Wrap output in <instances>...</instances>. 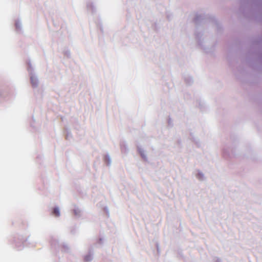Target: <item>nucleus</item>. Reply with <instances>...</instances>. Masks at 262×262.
Instances as JSON below:
<instances>
[{
  "label": "nucleus",
  "mask_w": 262,
  "mask_h": 262,
  "mask_svg": "<svg viewBox=\"0 0 262 262\" xmlns=\"http://www.w3.org/2000/svg\"><path fill=\"white\" fill-rule=\"evenodd\" d=\"M53 214L56 216L60 215V212L58 208H54L53 211Z\"/></svg>",
  "instance_id": "obj_1"
}]
</instances>
